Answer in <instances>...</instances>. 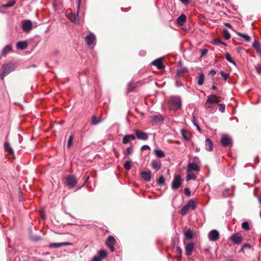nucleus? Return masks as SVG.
I'll return each mask as SVG.
<instances>
[{"mask_svg": "<svg viewBox=\"0 0 261 261\" xmlns=\"http://www.w3.org/2000/svg\"><path fill=\"white\" fill-rule=\"evenodd\" d=\"M251 248V246L250 244L246 243L242 246L241 250H240V252L244 251V249H247V248L250 249Z\"/></svg>", "mask_w": 261, "mask_h": 261, "instance_id": "nucleus-45", "label": "nucleus"}, {"mask_svg": "<svg viewBox=\"0 0 261 261\" xmlns=\"http://www.w3.org/2000/svg\"><path fill=\"white\" fill-rule=\"evenodd\" d=\"M219 238L220 234L217 230H212L208 233V238L211 241H217L218 240H219Z\"/></svg>", "mask_w": 261, "mask_h": 261, "instance_id": "nucleus-7", "label": "nucleus"}, {"mask_svg": "<svg viewBox=\"0 0 261 261\" xmlns=\"http://www.w3.org/2000/svg\"><path fill=\"white\" fill-rule=\"evenodd\" d=\"M216 72L215 70H212L210 71L209 75H211L212 76H213L216 74Z\"/></svg>", "mask_w": 261, "mask_h": 261, "instance_id": "nucleus-59", "label": "nucleus"}, {"mask_svg": "<svg viewBox=\"0 0 261 261\" xmlns=\"http://www.w3.org/2000/svg\"><path fill=\"white\" fill-rule=\"evenodd\" d=\"M15 4V2H14V1L10 2L7 4L4 5L3 7L8 8L12 7Z\"/></svg>", "mask_w": 261, "mask_h": 261, "instance_id": "nucleus-48", "label": "nucleus"}, {"mask_svg": "<svg viewBox=\"0 0 261 261\" xmlns=\"http://www.w3.org/2000/svg\"><path fill=\"white\" fill-rule=\"evenodd\" d=\"M73 136L71 135L68 141L67 147L70 148L73 141Z\"/></svg>", "mask_w": 261, "mask_h": 261, "instance_id": "nucleus-50", "label": "nucleus"}, {"mask_svg": "<svg viewBox=\"0 0 261 261\" xmlns=\"http://www.w3.org/2000/svg\"><path fill=\"white\" fill-rule=\"evenodd\" d=\"M92 261H101V259L98 256H95Z\"/></svg>", "mask_w": 261, "mask_h": 261, "instance_id": "nucleus-58", "label": "nucleus"}, {"mask_svg": "<svg viewBox=\"0 0 261 261\" xmlns=\"http://www.w3.org/2000/svg\"><path fill=\"white\" fill-rule=\"evenodd\" d=\"M70 243L63 242V243H54L49 244V247L50 248H59L63 246H66L70 245Z\"/></svg>", "mask_w": 261, "mask_h": 261, "instance_id": "nucleus-22", "label": "nucleus"}, {"mask_svg": "<svg viewBox=\"0 0 261 261\" xmlns=\"http://www.w3.org/2000/svg\"><path fill=\"white\" fill-rule=\"evenodd\" d=\"M86 125H85V126H84V127H83V128L82 129V130H81V131H82V133H85V132L87 130L86 129Z\"/></svg>", "mask_w": 261, "mask_h": 261, "instance_id": "nucleus-63", "label": "nucleus"}, {"mask_svg": "<svg viewBox=\"0 0 261 261\" xmlns=\"http://www.w3.org/2000/svg\"><path fill=\"white\" fill-rule=\"evenodd\" d=\"M89 175H87L86 176V178H85V181L84 183V184L82 185V186H84V184L88 180V179H89Z\"/></svg>", "mask_w": 261, "mask_h": 261, "instance_id": "nucleus-62", "label": "nucleus"}, {"mask_svg": "<svg viewBox=\"0 0 261 261\" xmlns=\"http://www.w3.org/2000/svg\"><path fill=\"white\" fill-rule=\"evenodd\" d=\"M4 150L6 152L8 153L9 155H11L14 154V151L10 146V143L8 142L4 143Z\"/></svg>", "mask_w": 261, "mask_h": 261, "instance_id": "nucleus-17", "label": "nucleus"}, {"mask_svg": "<svg viewBox=\"0 0 261 261\" xmlns=\"http://www.w3.org/2000/svg\"><path fill=\"white\" fill-rule=\"evenodd\" d=\"M16 68V64L12 63L5 64L2 66V71L0 73V79L4 81V77L11 72L14 70Z\"/></svg>", "mask_w": 261, "mask_h": 261, "instance_id": "nucleus-1", "label": "nucleus"}, {"mask_svg": "<svg viewBox=\"0 0 261 261\" xmlns=\"http://www.w3.org/2000/svg\"><path fill=\"white\" fill-rule=\"evenodd\" d=\"M149 149H150V147L149 146H148V145H143L141 147V150L142 151H144V150H149Z\"/></svg>", "mask_w": 261, "mask_h": 261, "instance_id": "nucleus-57", "label": "nucleus"}, {"mask_svg": "<svg viewBox=\"0 0 261 261\" xmlns=\"http://www.w3.org/2000/svg\"><path fill=\"white\" fill-rule=\"evenodd\" d=\"M222 35L226 40H228L231 37L229 32L226 29L223 31Z\"/></svg>", "mask_w": 261, "mask_h": 261, "instance_id": "nucleus-41", "label": "nucleus"}, {"mask_svg": "<svg viewBox=\"0 0 261 261\" xmlns=\"http://www.w3.org/2000/svg\"><path fill=\"white\" fill-rule=\"evenodd\" d=\"M196 178V176L194 174H188L187 175V180H189L190 179H195Z\"/></svg>", "mask_w": 261, "mask_h": 261, "instance_id": "nucleus-46", "label": "nucleus"}, {"mask_svg": "<svg viewBox=\"0 0 261 261\" xmlns=\"http://www.w3.org/2000/svg\"><path fill=\"white\" fill-rule=\"evenodd\" d=\"M180 1L184 4H187L189 3V0H180Z\"/></svg>", "mask_w": 261, "mask_h": 261, "instance_id": "nucleus-61", "label": "nucleus"}, {"mask_svg": "<svg viewBox=\"0 0 261 261\" xmlns=\"http://www.w3.org/2000/svg\"><path fill=\"white\" fill-rule=\"evenodd\" d=\"M204 75L203 73H201L198 77V84L199 85H202L203 84L204 82Z\"/></svg>", "mask_w": 261, "mask_h": 261, "instance_id": "nucleus-32", "label": "nucleus"}, {"mask_svg": "<svg viewBox=\"0 0 261 261\" xmlns=\"http://www.w3.org/2000/svg\"><path fill=\"white\" fill-rule=\"evenodd\" d=\"M154 152L155 155L160 158H163L165 156L164 152L162 150L155 149L154 150Z\"/></svg>", "mask_w": 261, "mask_h": 261, "instance_id": "nucleus-30", "label": "nucleus"}, {"mask_svg": "<svg viewBox=\"0 0 261 261\" xmlns=\"http://www.w3.org/2000/svg\"><path fill=\"white\" fill-rule=\"evenodd\" d=\"M205 145L206 149L209 151L213 150V143L212 141L209 139L207 138L205 141Z\"/></svg>", "mask_w": 261, "mask_h": 261, "instance_id": "nucleus-25", "label": "nucleus"}, {"mask_svg": "<svg viewBox=\"0 0 261 261\" xmlns=\"http://www.w3.org/2000/svg\"><path fill=\"white\" fill-rule=\"evenodd\" d=\"M226 59V60L230 63H231L233 64L234 65H236V62L234 61V60L232 59L229 53H226L225 54Z\"/></svg>", "mask_w": 261, "mask_h": 261, "instance_id": "nucleus-42", "label": "nucleus"}, {"mask_svg": "<svg viewBox=\"0 0 261 261\" xmlns=\"http://www.w3.org/2000/svg\"><path fill=\"white\" fill-rule=\"evenodd\" d=\"M231 240L235 244H239L242 242L243 239L241 236L235 234L231 237Z\"/></svg>", "mask_w": 261, "mask_h": 261, "instance_id": "nucleus-20", "label": "nucleus"}, {"mask_svg": "<svg viewBox=\"0 0 261 261\" xmlns=\"http://www.w3.org/2000/svg\"><path fill=\"white\" fill-rule=\"evenodd\" d=\"M116 243V240L114 238V237L112 236H110L108 237L106 244L108 247H109L110 249V251L111 252H114L115 250V248L114 247V245Z\"/></svg>", "mask_w": 261, "mask_h": 261, "instance_id": "nucleus-2", "label": "nucleus"}, {"mask_svg": "<svg viewBox=\"0 0 261 261\" xmlns=\"http://www.w3.org/2000/svg\"><path fill=\"white\" fill-rule=\"evenodd\" d=\"M219 107V111L221 112L222 113L224 112L225 111V106L224 104L220 103L218 105Z\"/></svg>", "mask_w": 261, "mask_h": 261, "instance_id": "nucleus-51", "label": "nucleus"}, {"mask_svg": "<svg viewBox=\"0 0 261 261\" xmlns=\"http://www.w3.org/2000/svg\"><path fill=\"white\" fill-rule=\"evenodd\" d=\"M165 178L163 176H161L157 180L158 184L160 185H163L165 183Z\"/></svg>", "mask_w": 261, "mask_h": 261, "instance_id": "nucleus-44", "label": "nucleus"}, {"mask_svg": "<svg viewBox=\"0 0 261 261\" xmlns=\"http://www.w3.org/2000/svg\"><path fill=\"white\" fill-rule=\"evenodd\" d=\"M255 69L257 73L259 74H261V64H257L255 66Z\"/></svg>", "mask_w": 261, "mask_h": 261, "instance_id": "nucleus-52", "label": "nucleus"}, {"mask_svg": "<svg viewBox=\"0 0 261 261\" xmlns=\"http://www.w3.org/2000/svg\"><path fill=\"white\" fill-rule=\"evenodd\" d=\"M225 259L226 261H234L232 256L230 255H227L225 256Z\"/></svg>", "mask_w": 261, "mask_h": 261, "instance_id": "nucleus-55", "label": "nucleus"}, {"mask_svg": "<svg viewBox=\"0 0 261 261\" xmlns=\"http://www.w3.org/2000/svg\"><path fill=\"white\" fill-rule=\"evenodd\" d=\"M135 132L138 139L142 140H146L148 138L147 133L142 132L139 129H135Z\"/></svg>", "mask_w": 261, "mask_h": 261, "instance_id": "nucleus-9", "label": "nucleus"}, {"mask_svg": "<svg viewBox=\"0 0 261 261\" xmlns=\"http://www.w3.org/2000/svg\"><path fill=\"white\" fill-rule=\"evenodd\" d=\"M188 171L192 170V171H199L200 170L199 168L198 165L196 164H191L190 163L188 165Z\"/></svg>", "mask_w": 261, "mask_h": 261, "instance_id": "nucleus-26", "label": "nucleus"}, {"mask_svg": "<svg viewBox=\"0 0 261 261\" xmlns=\"http://www.w3.org/2000/svg\"><path fill=\"white\" fill-rule=\"evenodd\" d=\"M137 86V83H134L133 82H130L128 86L127 92L129 93L132 91H134Z\"/></svg>", "mask_w": 261, "mask_h": 261, "instance_id": "nucleus-27", "label": "nucleus"}, {"mask_svg": "<svg viewBox=\"0 0 261 261\" xmlns=\"http://www.w3.org/2000/svg\"><path fill=\"white\" fill-rule=\"evenodd\" d=\"M66 184L68 187L71 188L76 185L77 180L74 176L70 175L66 177Z\"/></svg>", "mask_w": 261, "mask_h": 261, "instance_id": "nucleus-6", "label": "nucleus"}, {"mask_svg": "<svg viewBox=\"0 0 261 261\" xmlns=\"http://www.w3.org/2000/svg\"><path fill=\"white\" fill-rule=\"evenodd\" d=\"M224 25L229 29H232V25L229 23H224Z\"/></svg>", "mask_w": 261, "mask_h": 261, "instance_id": "nucleus-60", "label": "nucleus"}, {"mask_svg": "<svg viewBox=\"0 0 261 261\" xmlns=\"http://www.w3.org/2000/svg\"><path fill=\"white\" fill-rule=\"evenodd\" d=\"M95 36L93 34L91 33L86 37L85 41L87 44L90 45L94 42V41L95 40Z\"/></svg>", "mask_w": 261, "mask_h": 261, "instance_id": "nucleus-14", "label": "nucleus"}, {"mask_svg": "<svg viewBox=\"0 0 261 261\" xmlns=\"http://www.w3.org/2000/svg\"><path fill=\"white\" fill-rule=\"evenodd\" d=\"M181 185V179L179 175H176L172 183V189L173 190L178 189Z\"/></svg>", "mask_w": 261, "mask_h": 261, "instance_id": "nucleus-4", "label": "nucleus"}, {"mask_svg": "<svg viewBox=\"0 0 261 261\" xmlns=\"http://www.w3.org/2000/svg\"><path fill=\"white\" fill-rule=\"evenodd\" d=\"M98 257L100 258L101 259L105 258L107 256V252L106 250L104 249H101L98 251Z\"/></svg>", "mask_w": 261, "mask_h": 261, "instance_id": "nucleus-31", "label": "nucleus"}, {"mask_svg": "<svg viewBox=\"0 0 261 261\" xmlns=\"http://www.w3.org/2000/svg\"><path fill=\"white\" fill-rule=\"evenodd\" d=\"M189 208L187 206V205H185L180 210V214L184 216L186 215L189 211Z\"/></svg>", "mask_w": 261, "mask_h": 261, "instance_id": "nucleus-37", "label": "nucleus"}, {"mask_svg": "<svg viewBox=\"0 0 261 261\" xmlns=\"http://www.w3.org/2000/svg\"><path fill=\"white\" fill-rule=\"evenodd\" d=\"M194 124L196 126V127H197V129H198L199 130H200V126L197 124H196V123H194Z\"/></svg>", "mask_w": 261, "mask_h": 261, "instance_id": "nucleus-64", "label": "nucleus"}, {"mask_svg": "<svg viewBox=\"0 0 261 261\" xmlns=\"http://www.w3.org/2000/svg\"><path fill=\"white\" fill-rule=\"evenodd\" d=\"M133 152V147L132 146L127 147L126 149V154H125V156L126 155H129L131 154Z\"/></svg>", "mask_w": 261, "mask_h": 261, "instance_id": "nucleus-53", "label": "nucleus"}, {"mask_svg": "<svg viewBox=\"0 0 261 261\" xmlns=\"http://www.w3.org/2000/svg\"><path fill=\"white\" fill-rule=\"evenodd\" d=\"M186 20V16L182 14L176 19V23L178 25H182Z\"/></svg>", "mask_w": 261, "mask_h": 261, "instance_id": "nucleus-24", "label": "nucleus"}, {"mask_svg": "<svg viewBox=\"0 0 261 261\" xmlns=\"http://www.w3.org/2000/svg\"><path fill=\"white\" fill-rule=\"evenodd\" d=\"M185 237L187 239H191L193 237V231L190 229H189L185 232Z\"/></svg>", "mask_w": 261, "mask_h": 261, "instance_id": "nucleus-34", "label": "nucleus"}, {"mask_svg": "<svg viewBox=\"0 0 261 261\" xmlns=\"http://www.w3.org/2000/svg\"><path fill=\"white\" fill-rule=\"evenodd\" d=\"M220 97L217 96L216 95H211L207 97L206 103H218L220 102Z\"/></svg>", "mask_w": 261, "mask_h": 261, "instance_id": "nucleus-8", "label": "nucleus"}, {"mask_svg": "<svg viewBox=\"0 0 261 261\" xmlns=\"http://www.w3.org/2000/svg\"><path fill=\"white\" fill-rule=\"evenodd\" d=\"M100 118H97L96 115H93L91 117V125H96L100 122Z\"/></svg>", "mask_w": 261, "mask_h": 261, "instance_id": "nucleus-28", "label": "nucleus"}, {"mask_svg": "<svg viewBox=\"0 0 261 261\" xmlns=\"http://www.w3.org/2000/svg\"><path fill=\"white\" fill-rule=\"evenodd\" d=\"M220 74L221 76L225 80H226L229 76V74L224 72V71H220Z\"/></svg>", "mask_w": 261, "mask_h": 261, "instance_id": "nucleus-49", "label": "nucleus"}, {"mask_svg": "<svg viewBox=\"0 0 261 261\" xmlns=\"http://www.w3.org/2000/svg\"><path fill=\"white\" fill-rule=\"evenodd\" d=\"M67 18L69 19L72 22L76 23L78 22V12L77 14H75L73 13H70L67 15H66Z\"/></svg>", "mask_w": 261, "mask_h": 261, "instance_id": "nucleus-16", "label": "nucleus"}, {"mask_svg": "<svg viewBox=\"0 0 261 261\" xmlns=\"http://www.w3.org/2000/svg\"><path fill=\"white\" fill-rule=\"evenodd\" d=\"M181 133L183 138L186 140L189 141L191 138V134L186 129H182L181 130Z\"/></svg>", "mask_w": 261, "mask_h": 261, "instance_id": "nucleus-18", "label": "nucleus"}, {"mask_svg": "<svg viewBox=\"0 0 261 261\" xmlns=\"http://www.w3.org/2000/svg\"><path fill=\"white\" fill-rule=\"evenodd\" d=\"M176 253L177 254V259L179 260H181V257H182V256H181L182 250H181V249L179 247L177 246L176 247Z\"/></svg>", "mask_w": 261, "mask_h": 261, "instance_id": "nucleus-38", "label": "nucleus"}, {"mask_svg": "<svg viewBox=\"0 0 261 261\" xmlns=\"http://www.w3.org/2000/svg\"><path fill=\"white\" fill-rule=\"evenodd\" d=\"M252 46L257 51H260L261 49V45L257 40H255Z\"/></svg>", "mask_w": 261, "mask_h": 261, "instance_id": "nucleus-40", "label": "nucleus"}, {"mask_svg": "<svg viewBox=\"0 0 261 261\" xmlns=\"http://www.w3.org/2000/svg\"><path fill=\"white\" fill-rule=\"evenodd\" d=\"M237 35L240 37H243L246 42H250L251 40L250 37L247 35L243 34L240 32H238Z\"/></svg>", "mask_w": 261, "mask_h": 261, "instance_id": "nucleus-35", "label": "nucleus"}, {"mask_svg": "<svg viewBox=\"0 0 261 261\" xmlns=\"http://www.w3.org/2000/svg\"><path fill=\"white\" fill-rule=\"evenodd\" d=\"M208 52V50L207 49H203L201 50V56H203L204 55H205Z\"/></svg>", "mask_w": 261, "mask_h": 261, "instance_id": "nucleus-56", "label": "nucleus"}, {"mask_svg": "<svg viewBox=\"0 0 261 261\" xmlns=\"http://www.w3.org/2000/svg\"><path fill=\"white\" fill-rule=\"evenodd\" d=\"M152 120L153 121H155L156 122L162 121L164 120L162 116L161 115H154V116H152Z\"/></svg>", "mask_w": 261, "mask_h": 261, "instance_id": "nucleus-36", "label": "nucleus"}, {"mask_svg": "<svg viewBox=\"0 0 261 261\" xmlns=\"http://www.w3.org/2000/svg\"><path fill=\"white\" fill-rule=\"evenodd\" d=\"M136 139V137L134 135H126L122 139V143L124 144L129 143L130 141Z\"/></svg>", "mask_w": 261, "mask_h": 261, "instance_id": "nucleus-13", "label": "nucleus"}, {"mask_svg": "<svg viewBox=\"0 0 261 261\" xmlns=\"http://www.w3.org/2000/svg\"><path fill=\"white\" fill-rule=\"evenodd\" d=\"M12 49V47L11 45H6L3 49L0 54V56H5L8 53L11 51Z\"/></svg>", "mask_w": 261, "mask_h": 261, "instance_id": "nucleus-23", "label": "nucleus"}, {"mask_svg": "<svg viewBox=\"0 0 261 261\" xmlns=\"http://www.w3.org/2000/svg\"><path fill=\"white\" fill-rule=\"evenodd\" d=\"M132 162L131 161H127L124 164V168L127 171L129 170L132 168Z\"/></svg>", "mask_w": 261, "mask_h": 261, "instance_id": "nucleus-39", "label": "nucleus"}, {"mask_svg": "<svg viewBox=\"0 0 261 261\" xmlns=\"http://www.w3.org/2000/svg\"><path fill=\"white\" fill-rule=\"evenodd\" d=\"M28 47V43L25 41H19L16 44V47L19 49H25Z\"/></svg>", "mask_w": 261, "mask_h": 261, "instance_id": "nucleus-21", "label": "nucleus"}, {"mask_svg": "<svg viewBox=\"0 0 261 261\" xmlns=\"http://www.w3.org/2000/svg\"><path fill=\"white\" fill-rule=\"evenodd\" d=\"M152 64L156 66L159 69H162L164 68V65L162 62V60L161 58L154 60L152 62Z\"/></svg>", "mask_w": 261, "mask_h": 261, "instance_id": "nucleus-19", "label": "nucleus"}, {"mask_svg": "<svg viewBox=\"0 0 261 261\" xmlns=\"http://www.w3.org/2000/svg\"><path fill=\"white\" fill-rule=\"evenodd\" d=\"M141 177L146 181H149L151 179V173L150 171H143L141 173Z\"/></svg>", "mask_w": 261, "mask_h": 261, "instance_id": "nucleus-12", "label": "nucleus"}, {"mask_svg": "<svg viewBox=\"0 0 261 261\" xmlns=\"http://www.w3.org/2000/svg\"><path fill=\"white\" fill-rule=\"evenodd\" d=\"M242 227L243 229L245 230H249V225L248 222H244L242 224Z\"/></svg>", "mask_w": 261, "mask_h": 261, "instance_id": "nucleus-43", "label": "nucleus"}, {"mask_svg": "<svg viewBox=\"0 0 261 261\" xmlns=\"http://www.w3.org/2000/svg\"><path fill=\"white\" fill-rule=\"evenodd\" d=\"M214 43L216 45H219L220 44H222L224 45H226V43L221 41L219 38H216L214 40Z\"/></svg>", "mask_w": 261, "mask_h": 261, "instance_id": "nucleus-47", "label": "nucleus"}, {"mask_svg": "<svg viewBox=\"0 0 261 261\" xmlns=\"http://www.w3.org/2000/svg\"><path fill=\"white\" fill-rule=\"evenodd\" d=\"M188 71V70L186 68H181L177 71V75L179 77L182 76Z\"/></svg>", "mask_w": 261, "mask_h": 261, "instance_id": "nucleus-33", "label": "nucleus"}, {"mask_svg": "<svg viewBox=\"0 0 261 261\" xmlns=\"http://www.w3.org/2000/svg\"><path fill=\"white\" fill-rule=\"evenodd\" d=\"M186 205L189 208H191L192 210H194L196 207L195 202L193 199L189 200Z\"/></svg>", "mask_w": 261, "mask_h": 261, "instance_id": "nucleus-29", "label": "nucleus"}, {"mask_svg": "<svg viewBox=\"0 0 261 261\" xmlns=\"http://www.w3.org/2000/svg\"><path fill=\"white\" fill-rule=\"evenodd\" d=\"M151 166L153 169L158 171L160 170L161 167V163L160 161L154 160L151 161Z\"/></svg>", "mask_w": 261, "mask_h": 261, "instance_id": "nucleus-15", "label": "nucleus"}, {"mask_svg": "<svg viewBox=\"0 0 261 261\" xmlns=\"http://www.w3.org/2000/svg\"><path fill=\"white\" fill-rule=\"evenodd\" d=\"M171 107L172 109L177 110L180 109L181 107V101L178 97H174L171 99Z\"/></svg>", "mask_w": 261, "mask_h": 261, "instance_id": "nucleus-3", "label": "nucleus"}, {"mask_svg": "<svg viewBox=\"0 0 261 261\" xmlns=\"http://www.w3.org/2000/svg\"><path fill=\"white\" fill-rule=\"evenodd\" d=\"M221 142L224 146H227L229 145H232L231 139L227 136H225L222 137L221 139Z\"/></svg>", "mask_w": 261, "mask_h": 261, "instance_id": "nucleus-10", "label": "nucleus"}, {"mask_svg": "<svg viewBox=\"0 0 261 261\" xmlns=\"http://www.w3.org/2000/svg\"><path fill=\"white\" fill-rule=\"evenodd\" d=\"M185 194L187 196H190L191 195V191L189 188H186L185 189Z\"/></svg>", "mask_w": 261, "mask_h": 261, "instance_id": "nucleus-54", "label": "nucleus"}, {"mask_svg": "<svg viewBox=\"0 0 261 261\" xmlns=\"http://www.w3.org/2000/svg\"><path fill=\"white\" fill-rule=\"evenodd\" d=\"M33 28V24L30 20H24L22 24V29L24 32L29 33Z\"/></svg>", "mask_w": 261, "mask_h": 261, "instance_id": "nucleus-5", "label": "nucleus"}, {"mask_svg": "<svg viewBox=\"0 0 261 261\" xmlns=\"http://www.w3.org/2000/svg\"><path fill=\"white\" fill-rule=\"evenodd\" d=\"M194 244L193 243H190L188 244L185 247V253L186 255H190L194 250Z\"/></svg>", "mask_w": 261, "mask_h": 261, "instance_id": "nucleus-11", "label": "nucleus"}]
</instances>
